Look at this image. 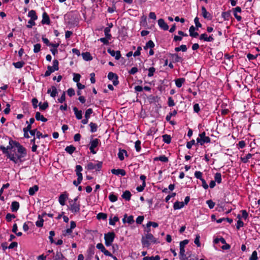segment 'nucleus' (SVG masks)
<instances>
[{
  "label": "nucleus",
  "mask_w": 260,
  "mask_h": 260,
  "mask_svg": "<svg viewBox=\"0 0 260 260\" xmlns=\"http://www.w3.org/2000/svg\"><path fill=\"white\" fill-rule=\"evenodd\" d=\"M15 218H16V216L14 214H12L11 213H7L6 216V219L8 222L11 221L12 219Z\"/></svg>",
  "instance_id": "de8ad7c7"
},
{
  "label": "nucleus",
  "mask_w": 260,
  "mask_h": 260,
  "mask_svg": "<svg viewBox=\"0 0 260 260\" xmlns=\"http://www.w3.org/2000/svg\"><path fill=\"white\" fill-rule=\"evenodd\" d=\"M207 204L210 209H213L215 206V203L211 200H209L206 201Z\"/></svg>",
  "instance_id": "13d9d810"
},
{
  "label": "nucleus",
  "mask_w": 260,
  "mask_h": 260,
  "mask_svg": "<svg viewBox=\"0 0 260 260\" xmlns=\"http://www.w3.org/2000/svg\"><path fill=\"white\" fill-rule=\"evenodd\" d=\"M56 70H54L52 66H48L47 67V70L46 71L44 74V77H48L50 75V74L55 71Z\"/></svg>",
  "instance_id": "c756f323"
},
{
  "label": "nucleus",
  "mask_w": 260,
  "mask_h": 260,
  "mask_svg": "<svg viewBox=\"0 0 260 260\" xmlns=\"http://www.w3.org/2000/svg\"><path fill=\"white\" fill-rule=\"evenodd\" d=\"M102 162L99 161L96 164H94L92 162H89L86 166L87 169L89 170L95 169L96 170H99L102 166Z\"/></svg>",
  "instance_id": "423d86ee"
},
{
  "label": "nucleus",
  "mask_w": 260,
  "mask_h": 260,
  "mask_svg": "<svg viewBox=\"0 0 260 260\" xmlns=\"http://www.w3.org/2000/svg\"><path fill=\"white\" fill-rule=\"evenodd\" d=\"M184 206V203L183 202L177 201L174 204V209L175 210L180 209Z\"/></svg>",
  "instance_id": "393cba45"
},
{
  "label": "nucleus",
  "mask_w": 260,
  "mask_h": 260,
  "mask_svg": "<svg viewBox=\"0 0 260 260\" xmlns=\"http://www.w3.org/2000/svg\"><path fill=\"white\" fill-rule=\"evenodd\" d=\"M48 137V134H44L43 135L42 133H41L40 131L37 132L36 134V138L37 139H40L41 138H45Z\"/></svg>",
  "instance_id": "09e8293b"
},
{
  "label": "nucleus",
  "mask_w": 260,
  "mask_h": 260,
  "mask_svg": "<svg viewBox=\"0 0 260 260\" xmlns=\"http://www.w3.org/2000/svg\"><path fill=\"white\" fill-rule=\"evenodd\" d=\"M59 202L62 206L65 205V192L60 194L59 198Z\"/></svg>",
  "instance_id": "58836bf2"
},
{
  "label": "nucleus",
  "mask_w": 260,
  "mask_h": 260,
  "mask_svg": "<svg viewBox=\"0 0 260 260\" xmlns=\"http://www.w3.org/2000/svg\"><path fill=\"white\" fill-rule=\"evenodd\" d=\"M99 141L98 139H95L90 141V146L89 147V149L92 154H95L96 153L94 149L98 146L99 144Z\"/></svg>",
  "instance_id": "1a4fd4ad"
},
{
  "label": "nucleus",
  "mask_w": 260,
  "mask_h": 260,
  "mask_svg": "<svg viewBox=\"0 0 260 260\" xmlns=\"http://www.w3.org/2000/svg\"><path fill=\"white\" fill-rule=\"evenodd\" d=\"M237 218H239V220H238L237 221V226H236V228L238 230H239L240 228L242 227L244 225V223L240 219L241 218V216L240 215H238L237 216Z\"/></svg>",
  "instance_id": "ea45409f"
},
{
  "label": "nucleus",
  "mask_w": 260,
  "mask_h": 260,
  "mask_svg": "<svg viewBox=\"0 0 260 260\" xmlns=\"http://www.w3.org/2000/svg\"><path fill=\"white\" fill-rule=\"evenodd\" d=\"M77 200L78 198H75L74 200L69 201L68 208L73 213H77L80 210V204L77 202Z\"/></svg>",
  "instance_id": "f03ea898"
},
{
  "label": "nucleus",
  "mask_w": 260,
  "mask_h": 260,
  "mask_svg": "<svg viewBox=\"0 0 260 260\" xmlns=\"http://www.w3.org/2000/svg\"><path fill=\"white\" fill-rule=\"evenodd\" d=\"M140 145H141V141H140L137 140L135 142V147L136 150L138 152H139L140 151V150H141Z\"/></svg>",
  "instance_id": "680f3d73"
},
{
  "label": "nucleus",
  "mask_w": 260,
  "mask_h": 260,
  "mask_svg": "<svg viewBox=\"0 0 260 260\" xmlns=\"http://www.w3.org/2000/svg\"><path fill=\"white\" fill-rule=\"evenodd\" d=\"M170 56H171L173 62H182L183 61L182 58L179 56L178 54H176V53L171 54Z\"/></svg>",
  "instance_id": "dca6fc26"
},
{
  "label": "nucleus",
  "mask_w": 260,
  "mask_h": 260,
  "mask_svg": "<svg viewBox=\"0 0 260 260\" xmlns=\"http://www.w3.org/2000/svg\"><path fill=\"white\" fill-rule=\"evenodd\" d=\"M197 143L203 145L204 143L210 142V138L206 136L205 132H203L199 135V137L197 139Z\"/></svg>",
  "instance_id": "20e7f679"
},
{
  "label": "nucleus",
  "mask_w": 260,
  "mask_h": 260,
  "mask_svg": "<svg viewBox=\"0 0 260 260\" xmlns=\"http://www.w3.org/2000/svg\"><path fill=\"white\" fill-rule=\"evenodd\" d=\"M109 199L110 201L112 202H114L117 200V196L114 195L113 193L110 194L109 196Z\"/></svg>",
  "instance_id": "5fc2aeb1"
},
{
  "label": "nucleus",
  "mask_w": 260,
  "mask_h": 260,
  "mask_svg": "<svg viewBox=\"0 0 260 260\" xmlns=\"http://www.w3.org/2000/svg\"><path fill=\"white\" fill-rule=\"evenodd\" d=\"M115 234L113 232H109L105 234V245L107 246H110L113 242Z\"/></svg>",
  "instance_id": "39448f33"
},
{
  "label": "nucleus",
  "mask_w": 260,
  "mask_h": 260,
  "mask_svg": "<svg viewBox=\"0 0 260 260\" xmlns=\"http://www.w3.org/2000/svg\"><path fill=\"white\" fill-rule=\"evenodd\" d=\"M215 181L219 184L221 182V175L220 173H216L214 176Z\"/></svg>",
  "instance_id": "c9c22d12"
},
{
  "label": "nucleus",
  "mask_w": 260,
  "mask_h": 260,
  "mask_svg": "<svg viewBox=\"0 0 260 260\" xmlns=\"http://www.w3.org/2000/svg\"><path fill=\"white\" fill-rule=\"evenodd\" d=\"M158 24L159 26L162 29L167 30L169 29L168 25L165 22L164 20L162 18L158 20Z\"/></svg>",
  "instance_id": "4468645a"
},
{
  "label": "nucleus",
  "mask_w": 260,
  "mask_h": 260,
  "mask_svg": "<svg viewBox=\"0 0 260 260\" xmlns=\"http://www.w3.org/2000/svg\"><path fill=\"white\" fill-rule=\"evenodd\" d=\"M111 39H107L106 37L105 38H100L99 41H101V42L103 43L105 45H108L109 44V40H110Z\"/></svg>",
  "instance_id": "0e129e2a"
},
{
  "label": "nucleus",
  "mask_w": 260,
  "mask_h": 260,
  "mask_svg": "<svg viewBox=\"0 0 260 260\" xmlns=\"http://www.w3.org/2000/svg\"><path fill=\"white\" fill-rule=\"evenodd\" d=\"M257 252L256 251H253L251 256L249 258V260H257Z\"/></svg>",
  "instance_id": "69168bd1"
},
{
  "label": "nucleus",
  "mask_w": 260,
  "mask_h": 260,
  "mask_svg": "<svg viewBox=\"0 0 260 260\" xmlns=\"http://www.w3.org/2000/svg\"><path fill=\"white\" fill-rule=\"evenodd\" d=\"M76 226V224L75 222L74 221H71L70 222V228L66 229V236H68L69 238L71 234L72 233L73 230L75 229Z\"/></svg>",
  "instance_id": "9b49d317"
},
{
  "label": "nucleus",
  "mask_w": 260,
  "mask_h": 260,
  "mask_svg": "<svg viewBox=\"0 0 260 260\" xmlns=\"http://www.w3.org/2000/svg\"><path fill=\"white\" fill-rule=\"evenodd\" d=\"M126 155L127 152L124 149H119L118 153V158L120 160H123L124 158V154Z\"/></svg>",
  "instance_id": "7c9ffc66"
},
{
  "label": "nucleus",
  "mask_w": 260,
  "mask_h": 260,
  "mask_svg": "<svg viewBox=\"0 0 260 260\" xmlns=\"http://www.w3.org/2000/svg\"><path fill=\"white\" fill-rule=\"evenodd\" d=\"M231 16L230 12L229 11L224 12L222 13V16L224 20H229Z\"/></svg>",
  "instance_id": "3c124183"
},
{
  "label": "nucleus",
  "mask_w": 260,
  "mask_h": 260,
  "mask_svg": "<svg viewBox=\"0 0 260 260\" xmlns=\"http://www.w3.org/2000/svg\"><path fill=\"white\" fill-rule=\"evenodd\" d=\"M107 51L112 56L115 57L116 60H118L121 57L120 52L119 51L115 52L113 50L108 49Z\"/></svg>",
  "instance_id": "ddd939ff"
},
{
  "label": "nucleus",
  "mask_w": 260,
  "mask_h": 260,
  "mask_svg": "<svg viewBox=\"0 0 260 260\" xmlns=\"http://www.w3.org/2000/svg\"><path fill=\"white\" fill-rule=\"evenodd\" d=\"M175 50L176 52L182 51V52H185L187 50V47L185 45H181L180 47H176Z\"/></svg>",
  "instance_id": "4c0bfd02"
},
{
  "label": "nucleus",
  "mask_w": 260,
  "mask_h": 260,
  "mask_svg": "<svg viewBox=\"0 0 260 260\" xmlns=\"http://www.w3.org/2000/svg\"><path fill=\"white\" fill-rule=\"evenodd\" d=\"M39 106L41 110H45L48 107V103L47 101L44 102L43 104L40 102L39 104Z\"/></svg>",
  "instance_id": "f704fd0d"
},
{
  "label": "nucleus",
  "mask_w": 260,
  "mask_h": 260,
  "mask_svg": "<svg viewBox=\"0 0 260 260\" xmlns=\"http://www.w3.org/2000/svg\"><path fill=\"white\" fill-rule=\"evenodd\" d=\"M92 112L93 111L92 109H88L85 112V117L86 118H89Z\"/></svg>",
  "instance_id": "bf43d9fd"
},
{
  "label": "nucleus",
  "mask_w": 260,
  "mask_h": 260,
  "mask_svg": "<svg viewBox=\"0 0 260 260\" xmlns=\"http://www.w3.org/2000/svg\"><path fill=\"white\" fill-rule=\"evenodd\" d=\"M49 239L50 240V241L51 243H53L55 242L53 237V236H54L55 235V232L53 231H50L49 232Z\"/></svg>",
  "instance_id": "603ef678"
},
{
  "label": "nucleus",
  "mask_w": 260,
  "mask_h": 260,
  "mask_svg": "<svg viewBox=\"0 0 260 260\" xmlns=\"http://www.w3.org/2000/svg\"><path fill=\"white\" fill-rule=\"evenodd\" d=\"M131 196L132 195L130 191L128 190H126L123 193L122 197L126 201H129Z\"/></svg>",
  "instance_id": "bb28decb"
},
{
  "label": "nucleus",
  "mask_w": 260,
  "mask_h": 260,
  "mask_svg": "<svg viewBox=\"0 0 260 260\" xmlns=\"http://www.w3.org/2000/svg\"><path fill=\"white\" fill-rule=\"evenodd\" d=\"M219 242H221L222 244L225 243V240L222 237H221L220 238H216L214 240V242L215 244L218 243Z\"/></svg>",
  "instance_id": "e2e57ef3"
},
{
  "label": "nucleus",
  "mask_w": 260,
  "mask_h": 260,
  "mask_svg": "<svg viewBox=\"0 0 260 260\" xmlns=\"http://www.w3.org/2000/svg\"><path fill=\"white\" fill-rule=\"evenodd\" d=\"M42 24H50V19L48 14L44 12L42 14V20L41 21Z\"/></svg>",
  "instance_id": "9d476101"
},
{
  "label": "nucleus",
  "mask_w": 260,
  "mask_h": 260,
  "mask_svg": "<svg viewBox=\"0 0 260 260\" xmlns=\"http://www.w3.org/2000/svg\"><path fill=\"white\" fill-rule=\"evenodd\" d=\"M35 118L38 121H41L42 122H46L47 121V119L43 116V115H41L39 112H37L36 113Z\"/></svg>",
  "instance_id": "6ab92c4d"
},
{
  "label": "nucleus",
  "mask_w": 260,
  "mask_h": 260,
  "mask_svg": "<svg viewBox=\"0 0 260 260\" xmlns=\"http://www.w3.org/2000/svg\"><path fill=\"white\" fill-rule=\"evenodd\" d=\"M150 226H152L154 228H157L158 226V224L157 223L155 222L149 221L146 224V227L150 228Z\"/></svg>",
  "instance_id": "4d7b16f0"
},
{
  "label": "nucleus",
  "mask_w": 260,
  "mask_h": 260,
  "mask_svg": "<svg viewBox=\"0 0 260 260\" xmlns=\"http://www.w3.org/2000/svg\"><path fill=\"white\" fill-rule=\"evenodd\" d=\"M154 160L155 161L160 160V161H161L162 162H167L169 160L168 157L165 155H161V156H159V157H156L154 158Z\"/></svg>",
  "instance_id": "2f4dec72"
},
{
  "label": "nucleus",
  "mask_w": 260,
  "mask_h": 260,
  "mask_svg": "<svg viewBox=\"0 0 260 260\" xmlns=\"http://www.w3.org/2000/svg\"><path fill=\"white\" fill-rule=\"evenodd\" d=\"M89 125L90 127V131L91 133L95 132L97 131L98 126L96 124L93 122H90Z\"/></svg>",
  "instance_id": "37998d69"
},
{
  "label": "nucleus",
  "mask_w": 260,
  "mask_h": 260,
  "mask_svg": "<svg viewBox=\"0 0 260 260\" xmlns=\"http://www.w3.org/2000/svg\"><path fill=\"white\" fill-rule=\"evenodd\" d=\"M148 71L149 73L148 76L149 77H152V76H153L154 73L155 71V69L153 67H151L148 69Z\"/></svg>",
  "instance_id": "338daca9"
},
{
  "label": "nucleus",
  "mask_w": 260,
  "mask_h": 260,
  "mask_svg": "<svg viewBox=\"0 0 260 260\" xmlns=\"http://www.w3.org/2000/svg\"><path fill=\"white\" fill-rule=\"evenodd\" d=\"M39 190V186L37 185H35L32 187L29 188L28 193L30 196H33L35 194L36 192Z\"/></svg>",
  "instance_id": "4be33fe9"
},
{
  "label": "nucleus",
  "mask_w": 260,
  "mask_h": 260,
  "mask_svg": "<svg viewBox=\"0 0 260 260\" xmlns=\"http://www.w3.org/2000/svg\"><path fill=\"white\" fill-rule=\"evenodd\" d=\"M108 78L110 80H112L113 84L114 86L118 85L119 82L118 81V76L116 74L110 72L108 75Z\"/></svg>",
  "instance_id": "0eeeda50"
},
{
  "label": "nucleus",
  "mask_w": 260,
  "mask_h": 260,
  "mask_svg": "<svg viewBox=\"0 0 260 260\" xmlns=\"http://www.w3.org/2000/svg\"><path fill=\"white\" fill-rule=\"evenodd\" d=\"M25 62L23 61H20L16 62H13V65L15 67V68L20 69L23 67Z\"/></svg>",
  "instance_id": "72a5a7b5"
},
{
  "label": "nucleus",
  "mask_w": 260,
  "mask_h": 260,
  "mask_svg": "<svg viewBox=\"0 0 260 260\" xmlns=\"http://www.w3.org/2000/svg\"><path fill=\"white\" fill-rule=\"evenodd\" d=\"M163 141L167 144H169L171 143V137L170 135H164L162 136Z\"/></svg>",
  "instance_id": "e433bc0d"
},
{
  "label": "nucleus",
  "mask_w": 260,
  "mask_h": 260,
  "mask_svg": "<svg viewBox=\"0 0 260 260\" xmlns=\"http://www.w3.org/2000/svg\"><path fill=\"white\" fill-rule=\"evenodd\" d=\"M64 256L61 253V249H57L56 254L54 256V260H63Z\"/></svg>",
  "instance_id": "412c9836"
},
{
  "label": "nucleus",
  "mask_w": 260,
  "mask_h": 260,
  "mask_svg": "<svg viewBox=\"0 0 260 260\" xmlns=\"http://www.w3.org/2000/svg\"><path fill=\"white\" fill-rule=\"evenodd\" d=\"M110 29L109 27H106L104 29L105 37L107 39H111L112 37L111 35L110 34Z\"/></svg>",
  "instance_id": "c03bdc74"
},
{
  "label": "nucleus",
  "mask_w": 260,
  "mask_h": 260,
  "mask_svg": "<svg viewBox=\"0 0 260 260\" xmlns=\"http://www.w3.org/2000/svg\"><path fill=\"white\" fill-rule=\"evenodd\" d=\"M200 236L199 235H197L194 239V242L197 245L198 247L201 246V243L200 242Z\"/></svg>",
  "instance_id": "052dcab7"
},
{
  "label": "nucleus",
  "mask_w": 260,
  "mask_h": 260,
  "mask_svg": "<svg viewBox=\"0 0 260 260\" xmlns=\"http://www.w3.org/2000/svg\"><path fill=\"white\" fill-rule=\"evenodd\" d=\"M0 150L6 154L7 157L13 161L15 164L21 162L22 158L26 156L27 151L25 148L21 145L18 142L9 138V145L7 147L1 145Z\"/></svg>",
  "instance_id": "f257e3e1"
},
{
  "label": "nucleus",
  "mask_w": 260,
  "mask_h": 260,
  "mask_svg": "<svg viewBox=\"0 0 260 260\" xmlns=\"http://www.w3.org/2000/svg\"><path fill=\"white\" fill-rule=\"evenodd\" d=\"M111 172L113 174L116 175H120L122 176H124L126 174L125 170L123 169H112Z\"/></svg>",
  "instance_id": "2eb2a0df"
},
{
  "label": "nucleus",
  "mask_w": 260,
  "mask_h": 260,
  "mask_svg": "<svg viewBox=\"0 0 260 260\" xmlns=\"http://www.w3.org/2000/svg\"><path fill=\"white\" fill-rule=\"evenodd\" d=\"M185 79L184 78H178L175 80V84L177 87H181L182 85V84L185 82Z\"/></svg>",
  "instance_id": "c85d7f7f"
},
{
  "label": "nucleus",
  "mask_w": 260,
  "mask_h": 260,
  "mask_svg": "<svg viewBox=\"0 0 260 260\" xmlns=\"http://www.w3.org/2000/svg\"><path fill=\"white\" fill-rule=\"evenodd\" d=\"M76 148L73 145H70L66 147V152L69 153V154H72L74 151L75 150Z\"/></svg>",
  "instance_id": "a19ab883"
},
{
  "label": "nucleus",
  "mask_w": 260,
  "mask_h": 260,
  "mask_svg": "<svg viewBox=\"0 0 260 260\" xmlns=\"http://www.w3.org/2000/svg\"><path fill=\"white\" fill-rule=\"evenodd\" d=\"M28 17H30V19H38V16L37 15L36 11L34 10H31L29 11L28 13Z\"/></svg>",
  "instance_id": "a878e982"
},
{
  "label": "nucleus",
  "mask_w": 260,
  "mask_h": 260,
  "mask_svg": "<svg viewBox=\"0 0 260 260\" xmlns=\"http://www.w3.org/2000/svg\"><path fill=\"white\" fill-rule=\"evenodd\" d=\"M19 208V203L17 201L12 202L11 209L12 212H17Z\"/></svg>",
  "instance_id": "aec40b11"
},
{
  "label": "nucleus",
  "mask_w": 260,
  "mask_h": 260,
  "mask_svg": "<svg viewBox=\"0 0 260 260\" xmlns=\"http://www.w3.org/2000/svg\"><path fill=\"white\" fill-rule=\"evenodd\" d=\"M202 13L203 17L206 19H208L209 20L211 19V14L208 12L204 7H202Z\"/></svg>",
  "instance_id": "f3484780"
},
{
  "label": "nucleus",
  "mask_w": 260,
  "mask_h": 260,
  "mask_svg": "<svg viewBox=\"0 0 260 260\" xmlns=\"http://www.w3.org/2000/svg\"><path fill=\"white\" fill-rule=\"evenodd\" d=\"M58 64H59V63H58V60L56 59H54L53 61V66H52V67L56 71H58L59 69Z\"/></svg>",
  "instance_id": "6e6d98bb"
},
{
  "label": "nucleus",
  "mask_w": 260,
  "mask_h": 260,
  "mask_svg": "<svg viewBox=\"0 0 260 260\" xmlns=\"http://www.w3.org/2000/svg\"><path fill=\"white\" fill-rule=\"evenodd\" d=\"M194 176L197 179H199L200 180H201L202 179H203L202 173L200 171H196L194 173Z\"/></svg>",
  "instance_id": "774afa93"
},
{
  "label": "nucleus",
  "mask_w": 260,
  "mask_h": 260,
  "mask_svg": "<svg viewBox=\"0 0 260 260\" xmlns=\"http://www.w3.org/2000/svg\"><path fill=\"white\" fill-rule=\"evenodd\" d=\"M73 110L74 111L75 114L76 115V118L78 119H81L82 118V113L81 110H78L77 108L74 107Z\"/></svg>",
  "instance_id": "b1692460"
},
{
  "label": "nucleus",
  "mask_w": 260,
  "mask_h": 260,
  "mask_svg": "<svg viewBox=\"0 0 260 260\" xmlns=\"http://www.w3.org/2000/svg\"><path fill=\"white\" fill-rule=\"evenodd\" d=\"M41 45L40 44H36L34 46V52L35 53L39 52L41 50Z\"/></svg>",
  "instance_id": "8fccbe9b"
},
{
  "label": "nucleus",
  "mask_w": 260,
  "mask_h": 260,
  "mask_svg": "<svg viewBox=\"0 0 260 260\" xmlns=\"http://www.w3.org/2000/svg\"><path fill=\"white\" fill-rule=\"evenodd\" d=\"M36 20L34 19H29L28 21V24L26 25V27L28 28H32V26L36 25L35 21Z\"/></svg>",
  "instance_id": "a18cd8bd"
},
{
  "label": "nucleus",
  "mask_w": 260,
  "mask_h": 260,
  "mask_svg": "<svg viewBox=\"0 0 260 260\" xmlns=\"http://www.w3.org/2000/svg\"><path fill=\"white\" fill-rule=\"evenodd\" d=\"M47 93H50V96L52 98H55L57 94L56 87L54 86H52L51 89H48L47 90Z\"/></svg>",
  "instance_id": "a211bd4d"
},
{
  "label": "nucleus",
  "mask_w": 260,
  "mask_h": 260,
  "mask_svg": "<svg viewBox=\"0 0 260 260\" xmlns=\"http://www.w3.org/2000/svg\"><path fill=\"white\" fill-rule=\"evenodd\" d=\"M119 220V218L115 216L113 218H110L109 219V224L111 225H114L115 224V222Z\"/></svg>",
  "instance_id": "79ce46f5"
},
{
  "label": "nucleus",
  "mask_w": 260,
  "mask_h": 260,
  "mask_svg": "<svg viewBox=\"0 0 260 260\" xmlns=\"http://www.w3.org/2000/svg\"><path fill=\"white\" fill-rule=\"evenodd\" d=\"M107 218V215L106 213H99L97 215V218L98 219H103L105 220Z\"/></svg>",
  "instance_id": "49530a36"
},
{
  "label": "nucleus",
  "mask_w": 260,
  "mask_h": 260,
  "mask_svg": "<svg viewBox=\"0 0 260 260\" xmlns=\"http://www.w3.org/2000/svg\"><path fill=\"white\" fill-rule=\"evenodd\" d=\"M82 171V168L80 165H77L76 167V174L78 177V183L80 182V180H82V174L81 171Z\"/></svg>",
  "instance_id": "f8f14e48"
},
{
  "label": "nucleus",
  "mask_w": 260,
  "mask_h": 260,
  "mask_svg": "<svg viewBox=\"0 0 260 260\" xmlns=\"http://www.w3.org/2000/svg\"><path fill=\"white\" fill-rule=\"evenodd\" d=\"M188 242V240H184L180 242V255L183 257L185 256L184 247Z\"/></svg>",
  "instance_id": "6e6552de"
},
{
  "label": "nucleus",
  "mask_w": 260,
  "mask_h": 260,
  "mask_svg": "<svg viewBox=\"0 0 260 260\" xmlns=\"http://www.w3.org/2000/svg\"><path fill=\"white\" fill-rule=\"evenodd\" d=\"M44 219L40 215L38 216V220L36 222V225L37 227L41 228L43 226Z\"/></svg>",
  "instance_id": "cd10ccee"
},
{
  "label": "nucleus",
  "mask_w": 260,
  "mask_h": 260,
  "mask_svg": "<svg viewBox=\"0 0 260 260\" xmlns=\"http://www.w3.org/2000/svg\"><path fill=\"white\" fill-rule=\"evenodd\" d=\"M80 78L81 76L80 74L74 73L73 80L74 82H77V83H79Z\"/></svg>",
  "instance_id": "864d4df0"
},
{
  "label": "nucleus",
  "mask_w": 260,
  "mask_h": 260,
  "mask_svg": "<svg viewBox=\"0 0 260 260\" xmlns=\"http://www.w3.org/2000/svg\"><path fill=\"white\" fill-rule=\"evenodd\" d=\"M82 56L83 57V58L86 61L91 60L92 59L90 54L88 52L83 53L82 54Z\"/></svg>",
  "instance_id": "473e14b6"
},
{
  "label": "nucleus",
  "mask_w": 260,
  "mask_h": 260,
  "mask_svg": "<svg viewBox=\"0 0 260 260\" xmlns=\"http://www.w3.org/2000/svg\"><path fill=\"white\" fill-rule=\"evenodd\" d=\"M150 242L155 243V238L151 234H147L145 237L142 238V244L143 246H149Z\"/></svg>",
  "instance_id": "7ed1b4c3"
},
{
  "label": "nucleus",
  "mask_w": 260,
  "mask_h": 260,
  "mask_svg": "<svg viewBox=\"0 0 260 260\" xmlns=\"http://www.w3.org/2000/svg\"><path fill=\"white\" fill-rule=\"evenodd\" d=\"M195 29L196 28L193 25L191 26L189 28V35L192 37L196 38L199 36V34L194 31Z\"/></svg>",
  "instance_id": "5701e85b"
}]
</instances>
